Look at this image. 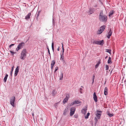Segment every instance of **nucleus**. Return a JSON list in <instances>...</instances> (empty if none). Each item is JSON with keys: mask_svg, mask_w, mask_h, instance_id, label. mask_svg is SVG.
<instances>
[{"mask_svg": "<svg viewBox=\"0 0 126 126\" xmlns=\"http://www.w3.org/2000/svg\"><path fill=\"white\" fill-rule=\"evenodd\" d=\"M108 89L107 87H105L104 88V94L105 95H107L108 94Z\"/></svg>", "mask_w": 126, "mask_h": 126, "instance_id": "15", "label": "nucleus"}, {"mask_svg": "<svg viewBox=\"0 0 126 126\" xmlns=\"http://www.w3.org/2000/svg\"><path fill=\"white\" fill-rule=\"evenodd\" d=\"M102 112V111H99L98 110H97L95 112V115L97 118L98 119H100Z\"/></svg>", "mask_w": 126, "mask_h": 126, "instance_id": "7", "label": "nucleus"}, {"mask_svg": "<svg viewBox=\"0 0 126 126\" xmlns=\"http://www.w3.org/2000/svg\"><path fill=\"white\" fill-rule=\"evenodd\" d=\"M90 113L89 112H88L86 116H85V119H87L88 118L89 116Z\"/></svg>", "mask_w": 126, "mask_h": 126, "instance_id": "30", "label": "nucleus"}, {"mask_svg": "<svg viewBox=\"0 0 126 126\" xmlns=\"http://www.w3.org/2000/svg\"><path fill=\"white\" fill-rule=\"evenodd\" d=\"M75 112L74 111H70V116H72L74 114Z\"/></svg>", "mask_w": 126, "mask_h": 126, "instance_id": "28", "label": "nucleus"}, {"mask_svg": "<svg viewBox=\"0 0 126 126\" xmlns=\"http://www.w3.org/2000/svg\"><path fill=\"white\" fill-rule=\"evenodd\" d=\"M76 110V108L75 107H73L71 108L70 111H74L75 112Z\"/></svg>", "mask_w": 126, "mask_h": 126, "instance_id": "27", "label": "nucleus"}, {"mask_svg": "<svg viewBox=\"0 0 126 126\" xmlns=\"http://www.w3.org/2000/svg\"><path fill=\"white\" fill-rule=\"evenodd\" d=\"M108 57V56H106L105 57V59H106Z\"/></svg>", "mask_w": 126, "mask_h": 126, "instance_id": "48", "label": "nucleus"}, {"mask_svg": "<svg viewBox=\"0 0 126 126\" xmlns=\"http://www.w3.org/2000/svg\"><path fill=\"white\" fill-rule=\"evenodd\" d=\"M79 90H80V93H81V94L82 93V91L83 90V89L81 88H80Z\"/></svg>", "mask_w": 126, "mask_h": 126, "instance_id": "39", "label": "nucleus"}, {"mask_svg": "<svg viewBox=\"0 0 126 126\" xmlns=\"http://www.w3.org/2000/svg\"><path fill=\"white\" fill-rule=\"evenodd\" d=\"M47 49L48 50V47H47Z\"/></svg>", "mask_w": 126, "mask_h": 126, "instance_id": "53", "label": "nucleus"}, {"mask_svg": "<svg viewBox=\"0 0 126 126\" xmlns=\"http://www.w3.org/2000/svg\"><path fill=\"white\" fill-rule=\"evenodd\" d=\"M55 63V60H53L51 62V65L54 66Z\"/></svg>", "mask_w": 126, "mask_h": 126, "instance_id": "24", "label": "nucleus"}, {"mask_svg": "<svg viewBox=\"0 0 126 126\" xmlns=\"http://www.w3.org/2000/svg\"><path fill=\"white\" fill-rule=\"evenodd\" d=\"M64 51H63H63L62 50V53H61L60 54V55H62V56H64L63 55V54H64Z\"/></svg>", "mask_w": 126, "mask_h": 126, "instance_id": "42", "label": "nucleus"}, {"mask_svg": "<svg viewBox=\"0 0 126 126\" xmlns=\"http://www.w3.org/2000/svg\"><path fill=\"white\" fill-rule=\"evenodd\" d=\"M66 110L65 109V110H64V111L63 114V115H66Z\"/></svg>", "mask_w": 126, "mask_h": 126, "instance_id": "36", "label": "nucleus"}, {"mask_svg": "<svg viewBox=\"0 0 126 126\" xmlns=\"http://www.w3.org/2000/svg\"><path fill=\"white\" fill-rule=\"evenodd\" d=\"M108 115L110 117H111L113 116V114H112L108 113Z\"/></svg>", "mask_w": 126, "mask_h": 126, "instance_id": "31", "label": "nucleus"}, {"mask_svg": "<svg viewBox=\"0 0 126 126\" xmlns=\"http://www.w3.org/2000/svg\"><path fill=\"white\" fill-rule=\"evenodd\" d=\"M8 77V75L7 74H6L3 79V80L4 82H6Z\"/></svg>", "mask_w": 126, "mask_h": 126, "instance_id": "20", "label": "nucleus"}, {"mask_svg": "<svg viewBox=\"0 0 126 126\" xmlns=\"http://www.w3.org/2000/svg\"><path fill=\"white\" fill-rule=\"evenodd\" d=\"M112 71H111V73Z\"/></svg>", "mask_w": 126, "mask_h": 126, "instance_id": "54", "label": "nucleus"}, {"mask_svg": "<svg viewBox=\"0 0 126 126\" xmlns=\"http://www.w3.org/2000/svg\"><path fill=\"white\" fill-rule=\"evenodd\" d=\"M58 69V67H56L55 68L54 72L55 73V72L57 71Z\"/></svg>", "mask_w": 126, "mask_h": 126, "instance_id": "35", "label": "nucleus"}, {"mask_svg": "<svg viewBox=\"0 0 126 126\" xmlns=\"http://www.w3.org/2000/svg\"><path fill=\"white\" fill-rule=\"evenodd\" d=\"M126 58H125V60L126 61Z\"/></svg>", "mask_w": 126, "mask_h": 126, "instance_id": "52", "label": "nucleus"}, {"mask_svg": "<svg viewBox=\"0 0 126 126\" xmlns=\"http://www.w3.org/2000/svg\"><path fill=\"white\" fill-rule=\"evenodd\" d=\"M27 53L26 50L25 49H24L21 52L20 58L22 60H24L26 57Z\"/></svg>", "mask_w": 126, "mask_h": 126, "instance_id": "2", "label": "nucleus"}, {"mask_svg": "<svg viewBox=\"0 0 126 126\" xmlns=\"http://www.w3.org/2000/svg\"><path fill=\"white\" fill-rule=\"evenodd\" d=\"M25 45V43L21 42L19 43L17 46V47L16 48V50L18 51L19 50L23 48Z\"/></svg>", "mask_w": 126, "mask_h": 126, "instance_id": "3", "label": "nucleus"}, {"mask_svg": "<svg viewBox=\"0 0 126 126\" xmlns=\"http://www.w3.org/2000/svg\"><path fill=\"white\" fill-rule=\"evenodd\" d=\"M60 50V47H58V48L57 49V50L58 51H59Z\"/></svg>", "mask_w": 126, "mask_h": 126, "instance_id": "46", "label": "nucleus"}, {"mask_svg": "<svg viewBox=\"0 0 126 126\" xmlns=\"http://www.w3.org/2000/svg\"><path fill=\"white\" fill-rule=\"evenodd\" d=\"M105 83H106V81H105V82L104 83V84H105Z\"/></svg>", "mask_w": 126, "mask_h": 126, "instance_id": "51", "label": "nucleus"}, {"mask_svg": "<svg viewBox=\"0 0 126 126\" xmlns=\"http://www.w3.org/2000/svg\"><path fill=\"white\" fill-rule=\"evenodd\" d=\"M69 97V95L68 94L66 95V97L63 99V103L64 104H65L67 102Z\"/></svg>", "mask_w": 126, "mask_h": 126, "instance_id": "10", "label": "nucleus"}, {"mask_svg": "<svg viewBox=\"0 0 126 126\" xmlns=\"http://www.w3.org/2000/svg\"><path fill=\"white\" fill-rule=\"evenodd\" d=\"M10 51V52L11 54L13 55V56L14 55V54H16V52H14L11 51Z\"/></svg>", "mask_w": 126, "mask_h": 126, "instance_id": "32", "label": "nucleus"}, {"mask_svg": "<svg viewBox=\"0 0 126 126\" xmlns=\"http://www.w3.org/2000/svg\"><path fill=\"white\" fill-rule=\"evenodd\" d=\"M93 98L95 102H97V97L96 94V93L94 92L93 94Z\"/></svg>", "mask_w": 126, "mask_h": 126, "instance_id": "9", "label": "nucleus"}, {"mask_svg": "<svg viewBox=\"0 0 126 126\" xmlns=\"http://www.w3.org/2000/svg\"><path fill=\"white\" fill-rule=\"evenodd\" d=\"M81 103V102L79 101L75 100L71 103V105H73L75 104H78Z\"/></svg>", "mask_w": 126, "mask_h": 126, "instance_id": "14", "label": "nucleus"}, {"mask_svg": "<svg viewBox=\"0 0 126 126\" xmlns=\"http://www.w3.org/2000/svg\"><path fill=\"white\" fill-rule=\"evenodd\" d=\"M61 44H62V45L63 46V43H61Z\"/></svg>", "mask_w": 126, "mask_h": 126, "instance_id": "49", "label": "nucleus"}, {"mask_svg": "<svg viewBox=\"0 0 126 126\" xmlns=\"http://www.w3.org/2000/svg\"><path fill=\"white\" fill-rule=\"evenodd\" d=\"M19 66H17L16 67L15 71V73L14 74V76L15 77H16L17 76L18 73L19 72Z\"/></svg>", "mask_w": 126, "mask_h": 126, "instance_id": "11", "label": "nucleus"}, {"mask_svg": "<svg viewBox=\"0 0 126 126\" xmlns=\"http://www.w3.org/2000/svg\"><path fill=\"white\" fill-rule=\"evenodd\" d=\"M48 53L49 55L50 56V57H51L50 54V51L49 48H48Z\"/></svg>", "mask_w": 126, "mask_h": 126, "instance_id": "37", "label": "nucleus"}, {"mask_svg": "<svg viewBox=\"0 0 126 126\" xmlns=\"http://www.w3.org/2000/svg\"><path fill=\"white\" fill-rule=\"evenodd\" d=\"M14 65H13V66L12 67V68H11V70L10 71V75L11 76H12V74L13 71V70H14Z\"/></svg>", "mask_w": 126, "mask_h": 126, "instance_id": "21", "label": "nucleus"}, {"mask_svg": "<svg viewBox=\"0 0 126 126\" xmlns=\"http://www.w3.org/2000/svg\"><path fill=\"white\" fill-rule=\"evenodd\" d=\"M60 60H62L64 62V56H62V55H61Z\"/></svg>", "mask_w": 126, "mask_h": 126, "instance_id": "25", "label": "nucleus"}, {"mask_svg": "<svg viewBox=\"0 0 126 126\" xmlns=\"http://www.w3.org/2000/svg\"><path fill=\"white\" fill-rule=\"evenodd\" d=\"M94 75L93 77V81L92 83V84H93V83L94 82Z\"/></svg>", "mask_w": 126, "mask_h": 126, "instance_id": "43", "label": "nucleus"}, {"mask_svg": "<svg viewBox=\"0 0 126 126\" xmlns=\"http://www.w3.org/2000/svg\"><path fill=\"white\" fill-rule=\"evenodd\" d=\"M93 43L94 44H98L101 46H103L104 44V41L103 40H100L98 41H94Z\"/></svg>", "mask_w": 126, "mask_h": 126, "instance_id": "4", "label": "nucleus"}, {"mask_svg": "<svg viewBox=\"0 0 126 126\" xmlns=\"http://www.w3.org/2000/svg\"><path fill=\"white\" fill-rule=\"evenodd\" d=\"M106 70H108L109 69V66L107 65H106L105 66Z\"/></svg>", "mask_w": 126, "mask_h": 126, "instance_id": "34", "label": "nucleus"}, {"mask_svg": "<svg viewBox=\"0 0 126 126\" xmlns=\"http://www.w3.org/2000/svg\"><path fill=\"white\" fill-rule=\"evenodd\" d=\"M112 31H111V28H110L108 32L107 35V37L109 39L110 38V37L111 36L112 34Z\"/></svg>", "mask_w": 126, "mask_h": 126, "instance_id": "8", "label": "nucleus"}, {"mask_svg": "<svg viewBox=\"0 0 126 126\" xmlns=\"http://www.w3.org/2000/svg\"><path fill=\"white\" fill-rule=\"evenodd\" d=\"M74 116L75 118H77L78 117V115L77 114H75V115H74Z\"/></svg>", "mask_w": 126, "mask_h": 126, "instance_id": "38", "label": "nucleus"}, {"mask_svg": "<svg viewBox=\"0 0 126 126\" xmlns=\"http://www.w3.org/2000/svg\"><path fill=\"white\" fill-rule=\"evenodd\" d=\"M15 99V97L14 96H13L11 97L10 100V104L13 107L14 106Z\"/></svg>", "mask_w": 126, "mask_h": 126, "instance_id": "5", "label": "nucleus"}, {"mask_svg": "<svg viewBox=\"0 0 126 126\" xmlns=\"http://www.w3.org/2000/svg\"><path fill=\"white\" fill-rule=\"evenodd\" d=\"M34 113H32V115L33 116H34Z\"/></svg>", "mask_w": 126, "mask_h": 126, "instance_id": "47", "label": "nucleus"}, {"mask_svg": "<svg viewBox=\"0 0 126 126\" xmlns=\"http://www.w3.org/2000/svg\"><path fill=\"white\" fill-rule=\"evenodd\" d=\"M62 50L63 51V52L64 51V48H63V45L62 46Z\"/></svg>", "mask_w": 126, "mask_h": 126, "instance_id": "44", "label": "nucleus"}, {"mask_svg": "<svg viewBox=\"0 0 126 126\" xmlns=\"http://www.w3.org/2000/svg\"><path fill=\"white\" fill-rule=\"evenodd\" d=\"M81 87L83 88V86H81Z\"/></svg>", "mask_w": 126, "mask_h": 126, "instance_id": "50", "label": "nucleus"}, {"mask_svg": "<svg viewBox=\"0 0 126 126\" xmlns=\"http://www.w3.org/2000/svg\"><path fill=\"white\" fill-rule=\"evenodd\" d=\"M99 65V63H97L95 65V68H97Z\"/></svg>", "mask_w": 126, "mask_h": 126, "instance_id": "40", "label": "nucleus"}, {"mask_svg": "<svg viewBox=\"0 0 126 126\" xmlns=\"http://www.w3.org/2000/svg\"><path fill=\"white\" fill-rule=\"evenodd\" d=\"M54 66L51 65V69H53V67H54Z\"/></svg>", "mask_w": 126, "mask_h": 126, "instance_id": "45", "label": "nucleus"}, {"mask_svg": "<svg viewBox=\"0 0 126 126\" xmlns=\"http://www.w3.org/2000/svg\"><path fill=\"white\" fill-rule=\"evenodd\" d=\"M15 45V44H12L10 45L9 46V47L10 48L12 46H13Z\"/></svg>", "mask_w": 126, "mask_h": 126, "instance_id": "41", "label": "nucleus"}, {"mask_svg": "<svg viewBox=\"0 0 126 126\" xmlns=\"http://www.w3.org/2000/svg\"><path fill=\"white\" fill-rule=\"evenodd\" d=\"M106 52L109 53L110 54H111V50L110 49H106Z\"/></svg>", "mask_w": 126, "mask_h": 126, "instance_id": "26", "label": "nucleus"}, {"mask_svg": "<svg viewBox=\"0 0 126 126\" xmlns=\"http://www.w3.org/2000/svg\"><path fill=\"white\" fill-rule=\"evenodd\" d=\"M31 13H29L25 16V19H28L30 18V16L31 15Z\"/></svg>", "mask_w": 126, "mask_h": 126, "instance_id": "17", "label": "nucleus"}, {"mask_svg": "<svg viewBox=\"0 0 126 126\" xmlns=\"http://www.w3.org/2000/svg\"><path fill=\"white\" fill-rule=\"evenodd\" d=\"M40 12V11H39L36 15L35 16V17H36V19L37 20L38 19V16H39Z\"/></svg>", "mask_w": 126, "mask_h": 126, "instance_id": "19", "label": "nucleus"}, {"mask_svg": "<svg viewBox=\"0 0 126 126\" xmlns=\"http://www.w3.org/2000/svg\"><path fill=\"white\" fill-rule=\"evenodd\" d=\"M107 19V16L106 15H103L102 11H101L99 15V19L100 21L106 22Z\"/></svg>", "mask_w": 126, "mask_h": 126, "instance_id": "1", "label": "nucleus"}, {"mask_svg": "<svg viewBox=\"0 0 126 126\" xmlns=\"http://www.w3.org/2000/svg\"><path fill=\"white\" fill-rule=\"evenodd\" d=\"M94 12V9L93 8H90L89 9V11L88 13H89V14H91Z\"/></svg>", "mask_w": 126, "mask_h": 126, "instance_id": "16", "label": "nucleus"}, {"mask_svg": "<svg viewBox=\"0 0 126 126\" xmlns=\"http://www.w3.org/2000/svg\"><path fill=\"white\" fill-rule=\"evenodd\" d=\"M115 12V11L113 10L111 11L110 12H109V16L110 17H112V16L114 14Z\"/></svg>", "mask_w": 126, "mask_h": 126, "instance_id": "13", "label": "nucleus"}, {"mask_svg": "<svg viewBox=\"0 0 126 126\" xmlns=\"http://www.w3.org/2000/svg\"><path fill=\"white\" fill-rule=\"evenodd\" d=\"M112 63V62L111 61V57H109V59L108 61V63L109 64H110L111 63Z\"/></svg>", "mask_w": 126, "mask_h": 126, "instance_id": "23", "label": "nucleus"}, {"mask_svg": "<svg viewBox=\"0 0 126 126\" xmlns=\"http://www.w3.org/2000/svg\"><path fill=\"white\" fill-rule=\"evenodd\" d=\"M87 108V107L86 106L81 111V113L83 114H85L86 113Z\"/></svg>", "mask_w": 126, "mask_h": 126, "instance_id": "12", "label": "nucleus"}, {"mask_svg": "<svg viewBox=\"0 0 126 126\" xmlns=\"http://www.w3.org/2000/svg\"><path fill=\"white\" fill-rule=\"evenodd\" d=\"M95 124H96L97 123V122L98 121V118H97V117H95Z\"/></svg>", "mask_w": 126, "mask_h": 126, "instance_id": "33", "label": "nucleus"}, {"mask_svg": "<svg viewBox=\"0 0 126 126\" xmlns=\"http://www.w3.org/2000/svg\"><path fill=\"white\" fill-rule=\"evenodd\" d=\"M54 43L53 42L52 43V51L53 52L54 51Z\"/></svg>", "mask_w": 126, "mask_h": 126, "instance_id": "29", "label": "nucleus"}, {"mask_svg": "<svg viewBox=\"0 0 126 126\" xmlns=\"http://www.w3.org/2000/svg\"><path fill=\"white\" fill-rule=\"evenodd\" d=\"M106 26L105 25H103L101 26L99 30L97 32V34H100L104 31V30L105 29Z\"/></svg>", "mask_w": 126, "mask_h": 126, "instance_id": "6", "label": "nucleus"}, {"mask_svg": "<svg viewBox=\"0 0 126 126\" xmlns=\"http://www.w3.org/2000/svg\"><path fill=\"white\" fill-rule=\"evenodd\" d=\"M60 80H62L63 78V73L62 72H61L60 76Z\"/></svg>", "mask_w": 126, "mask_h": 126, "instance_id": "22", "label": "nucleus"}, {"mask_svg": "<svg viewBox=\"0 0 126 126\" xmlns=\"http://www.w3.org/2000/svg\"><path fill=\"white\" fill-rule=\"evenodd\" d=\"M57 92L55 90H53L52 92V95L53 96H55Z\"/></svg>", "mask_w": 126, "mask_h": 126, "instance_id": "18", "label": "nucleus"}]
</instances>
